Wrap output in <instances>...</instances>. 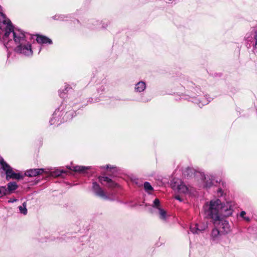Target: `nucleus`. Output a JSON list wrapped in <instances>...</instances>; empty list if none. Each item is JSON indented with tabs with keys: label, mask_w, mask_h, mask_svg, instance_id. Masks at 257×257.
<instances>
[{
	"label": "nucleus",
	"mask_w": 257,
	"mask_h": 257,
	"mask_svg": "<svg viewBox=\"0 0 257 257\" xmlns=\"http://www.w3.org/2000/svg\"><path fill=\"white\" fill-rule=\"evenodd\" d=\"M0 30L4 33L3 38L6 48H11L15 44L16 52L26 56H32L33 51L31 44L28 42L24 32L14 29L11 22L6 16L0 12Z\"/></svg>",
	"instance_id": "nucleus-1"
},
{
	"label": "nucleus",
	"mask_w": 257,
	"mask_h": 257,
	"mask_svg": "<svg viewBox=\"0 0 257 257\" xmlns=\"http://www.w3.org/2000/svg\"><path fill=\"white\" fill-rule=\"evenodd\" d=\"M234 206L233 202L227 201L222 204L219 199H216L206 202L203 206V210L205 215L212 219L214 224L218 222V225L221 232L225 234L231 231V226L227 220L221 218L220 214L225 217L231 215Z\"/></svg>",
	"instance_id": "nucleus-2"
},
{
	"label": "nucleus",
	"mask_w": 257,
	"mask_h": 257,
	"mask_svg": "<svg viewBox=\"0 0 257 257\" xmlns=\"http://www.w3.org/2000/svg\"><path fill=\"white\" fill-rule=\"evenodd\" d=\"M171 188L179 193L191 195L194 194V189L190 186H186L181 180L174 178L171 182Z\"/></svg>",
	"instance_id": "nucleus-3"
},
{
	"label": "nucleus",
	"mask_w": 257,
	"mask_h": 257,
	"mask_svg": "<svg viewBox=\"0 0 257 257\" xmlns=\"http://www.w3.org/2000/svg\"><path fill=\"white\" fill-rule=\"evenodd\" d=\"M1 169H2L6 174V179H21L23 178V175L20 173H15L12 167L7 164L3 159L0 161Z\"/></svg>",
	"instance_id": "nucleus-4"
},
{
	"label": "nucleus",
	"mask_w": 257,
	"mask_h": 257,
	"mask_svg": "<svg viewBox=\"0 0 257 257\" xmlns=\"http://www.w3.org/2000/svg\"><path fill=\"white\" fill-rule=\"evenodd\" d=\"M201 178L203 182V185L204 188H210L213 184L214 177L211 174H200Z\"/></svg>",
	"instance_id": "nucleus-5"
},
{
	"label": "nucleus",
	"mask_w": 257,
	"mask_h": 257,
	"mask_svg": "<svg viewBox=\"0 0 257 257\" xmlns=\"http://www.w3.org/2000/svg\"><path fill=\"white\" fill-rule=\"evenodd\" d=\"M153 208L157 209L159 214V217L163 220H166L167 218L166 212L161 207L160 200L156 198L152 205Z\"/></svg>",
	"instance_id": "nucleus-6"
},
{
	"label": "nucleus",
	"mask_w": 257,
	"mask_h": 257,
	"mask_svg": "<svg viewBox=\"0 0 257 257\" xmlns=\"http://www.w3.org/2000/svg\"><path fill=\"white\" fill-rule=\"evenodd\" d=\"M92 190L94 194L104 199H108L109 197L106 195L104 190L100 187L99 185L96 182H93L92 184Z\"/></svg>",
	"instance_id": "nucleus-7"
},
{
	"label": "nucleus",
	"mask_w": 257,
	"mask_h": 257,
	"mask_svg": "<svg viewBox=\"0 0 257 257\" xmlns=\"http://www.w3.org/2000/svg\"><path fill=\"white\" fill-rule=\"evenodd\" d=\"M221 232H220L216 228H213L210 234V240L213 243H218L222 238Z\"/></svg>",
	"instance_id": "nucleus-8"
},
{
	"label": "nucleus",
	"mask_w": 257,
	"mask_h": 257,
	"mask_svg": "<svg viewBox=\"0 0 257 257\" xmlns=\"http://www.w3.org/2000/svg\"><path fill=\"white\" fill-rule=\"evenodd\" d=\"M8 187L6 188L5 186H3V188L5 189L4 191V196L10 195L14 193V191L18 188V186L16 182H11L8 184Z\"/></svg>",
	"instance_id": "nucleus-9"
},
{
	"label": "nucleus",
	"mask_w": 257,
	"mask_h": 257,
	"mask_svg": "<svg viewBox=\"0 0 257 257\" xmlns=\"http://www.w3.org/2000/svg\"><path fill=\"white\" fill-rule=\"evenodd\" d=\"M44 173L49 174V172L44 169H33L27 171L25 175L29 177H35Z\"/></svg>",
	"instance_id": "nucleus-10"
},
{
	"label": "nucleus",
	"mask_w": 257,
	"mask_h": 257,
	"mask_svg": "<svg viewBox=\"0 0 257 257\" xmlns=\"http://www.w3.org/2000/svg\"><path fill=\"white\" fill-rule=\"evenodd\" d=\"M61 112L60 111L59 109H56L54 112L52 118L50 120V124H59L62 122L61 120H60L59 116L61 114Z\"/></svg>",
	"instance_id": "nucleus-11"
},
{
	"label": "nucleus",
	"mask_w": 257,
	"mask_h": 257,
	"mask_svg": "<svg viewBox=\"0 0 257 257\" xmlns=\"http://www.w3.org/2000/svg\"><path fill=\"white\" fill-rule=\"evenodd\" d=\"M244 39L247 42H252L253 39H254L255 43L253 47L255 48L257 46V31L246 33Z\"/></svg>",
	"instance_id": "nucleus-12"
},
{
	"label": "nucleus",
	"mask_w": 257,
	"mask_h": 257,
	"mask_svg": "<svg viewBox=\"0 0 257 257\" xmlns=\"http://www.w3.org/2000/svg\"><path fill=\"white\" fill-rule=\"evenodd\" d=\"M146 88V83L143 81H140L135 84L134 90L136 92L141 93L143 92Z\"/></svg>",
	"instance_id": "nucleus-13"
},
{
	"label": "nucleus",
	"mask_w": 257,
	"mask_h": 257,
	"mask_svg": "<svg viewBox=\"0 0 257 257\" xmlns=\"http://www.w3.org/2000/svg\"><path fill=\"white\" fill-rule=\"evenodd\" d=\"M91 167H85L83 166H76L72 167L71 170L82 174L87 173V171L90 169Z\"/></svg>",
	"instance_id": "nucleus-14"
},
{
	"label": "nucleus",
	"mask_w": 257,
	"mask_h": 257,
	"mask_svg": "<svg viewBox=\"0 0 257 257\" xmlns=\"http://www.w3.org/2000/svg\"><path fill=\"white\" fill-rule=\"evenodd\" d=\"M36 41L40 44H50L52 43V41L49 38L42 35H37Z\"/></svg>",
	"instance_id": "nucleus-15"
},
{
	"label": "nucleus",
	"mask_w": 257,
	"mask_h": 257,
	"mask_svg": "<svg viewBox=\"0 0 257 257\" xmlns=\"http://www.w3.org/2000/svg\"><path fill=\"white\" fill-rule=\"evenodd\" d=\"M19 209L21 214L26 215L27 214V203L24 202L22 206H19Z\"/></svg>",
	"instance_id": "nucleus-16"
},
{
	"label": "nucleus",
	"mask_w": 257,
	"mask_h": 257,
	"mask_svg": "<svg viewBox=\"0 0 257 257\" xmlns=\"http://www.w3.org/2000/svg\"><path fill=\"white\" fill-rule=\"evenodd\" d=\"M197 224L198 227V230H199V232L204 231L207 228V224L206 223L202 222Z\"/></svg>",
	"instance_id": "nucleus-17"
},
{
	"label": "nucleus",
	"mask_w": 257,
	"mask_h": 257,
	"mask_svg": "<svg viewBox=\"0 0 257 257\" xmlns=\"http://www.w3.org/2000/svg\"><path fill=\"white\" fill-rule=\"evenodd\" d=\"M198 228L197 224H195L190 226V230L193 234H199L200 232Z\"/></svg>",
	"instance_id": "nucleus-18"
},
{
	"label": "nucleus",
	"mask_w": 257,
	"mask_h": 257,
	"mask_svg": "<svg viewBox=\"0 0 257 257\" xmlns=\"http://www.w3.org/2000/svg\"><path fill=\"white\" fill-rule=\"evenodd\" d=\"M209 100H208L205 97H202L199 100L198 103L199 107H201L204 105L208 103Z\"/></svg>",
	"instance_id": "nucleus-19"
},
{
	"label": "nucleus",
	"mask_w": 257,
	"mask_h": 257,
	"mask_svg": "<svg viewBox=\"0 0 257 257\" xmlns=\"http://www.w3.org/2000/svg\"><path fill=\"white\" fill-rule=\"evenodd\" d=\"M144 188L147 191H151L153 189L150 183L148 182H145L144 183Z\"/></svg>",
	"instance_id": "nucleus-20"
},
{
	"label": "nucleus",
	"mask_w": 257,
	"mask_h": 257,
	"mask_svg": "<svg viewBox=\"0 0 257 257\" xmlns=\"http://www.w3.org/2000/svg\"><path fill=\"white\" fill-rule=\"evenodd\" d=\"M98 179H99V181L102 184L103 181L106 182L107 183L108 181H110V179L109 178H108V177L99 176Z\"/></svg>",
	"instance_id": "nucleus-21"
},
{
	"label": "nucleus",
	"mask_w": 257,
	"mask_h": 257,
	"mask_svg": "<svg viewBox=\"0 0 257 257\" xmlns=\"http://www.w3.org/2000/svg\"><path fill=\"white\" fill-rule=\"evenodd\" d=\"M108 183V187L113 188L117 186V184L115 183L114 182L112 181V180L110 179V181H108L107 182Z\"/></svg>",
	"instance_id": "nucleus-22"
},
{
	"label": "nucleus",
	"mask_w": 257,
	"mask_h": 257,
	"mask_svg": "<svg viewBox=\"0 0 257 257\" xmlns=\"http://www.w3.org/2000/svg\"><path fill=\"white\" fill-rule=\"evenodd\" d=\"M53 18L56 20H63L64 17L63 15H55L53 17Z\"/></svg>",
	"instance_id": "nucleus-23"
},
{
	"label": "nucleus",
	"mask_w": 257,
	"mask_h": 257,
	"mask_svg": "<svg viewBox=\"0 0 257 257\" xmlns=\"http://www.w3.org/2000/svg\"><path fill=\"white\" fill-rule=\"evenodd\" d=\"M5 191V189L3 188V186H0V198H2L4 196V191Z\"/></svg>",
	"instance_id": "nucleus-24"
},
{
	"label": "nucleus",
	"mask_w": 257,
	"mask_h": 257,
	"mask_svg": "<svg viewBox=\"0 0 257 257\" xmlns=\"http://www.w3.org/2000/svg\"><path fill=\"white\" fill-rule=\"evenodd\" d=\"M63 173V171H61V172H59V171H56L55 172V174H51V175L52 176H60L61 175V173Z\"/></svg>",
	"instance_id": "nucleus-25"
},
{
	"label": "nucleus",
	"mask_w": 257,
	"mask_h": 257,
	"mask_svg": "<svg viewBox=\"0 0 257 257\" xmlns=\"http://www.w3.org/2000/svg\"><path fill=\"white\" fill-rule=\"evenodd\" d=\"M217 193H218V196H222L223 195V191L222 190V189H219L217 191Z\"/></svg>",
	"instance_id": "nucleus-26"
},
{
	"label": "nucleus",
	"mask_w": 257,
	"mask_h": 257,
	"mask_svg": "<svg viewBox=\"0 0 257 257\" xmlns=\"http://www.w3.org/2000/svg\"><path fill=\"white\" fill-rule=\"evenodd\" d=\"M175 198L178 200H179V201L181 202L182 201V199L181 198V197L178 195H176L175 196Z\"/></svg>",
	"instance_id": "nucleus-27"
},
{
	"label": "nucleus",
	"mask_w": 257,
	"mask_h": 257,
	"mask_svg": "<svg viewBox=\"0 0 257 257\" xmlns=\"http://www.w3.org/2000/svg\"><path fill=\"white\" fill-rule=\"evenodd\" d=\"M18 201V199L16 198H11L8 200L9 203H13Z\"/></svg>",
	"instance_id": "nucleus-28"
},
{
	"label": "nucleus",
	"mask_w": 257,
	"mask_h": 257,
	"mask_svg": "<svg viewBox=\"0 0 257 257\" xmlns=\"http://www.w3.org/2000/svg\"><path fill=\"white\" fill-rule=\"evenodd\" d=\"M246 214V212L244 211H242L240 213V216L242 218H244L245 217V215Z\"/></svg>",
	"instance_id": "nucleus-29"
},
{
	"label": "nucleus",
	"mask_w": 257,
	"mask_h": 257,
	"mask_svg": "<svg viewBox=\"0 0 257 257\" xmlns=\"http://www.w3.org/2000/svg\"><path fill=\"white\" fill-rule=\"evenodd\" d=\"M244 220H245V221H250V218L249 217H246V216H245L244 218H243Z\"/></svg>",
	"instance_id": "nucleus-30"
},
{
	"label": "nucleus",
	"mask_w": 257,
	"mask_h": 257,
	"mask_svg": "<svg viewBox=\"0 0 257 257\" xmlns=\"http://www.w3.org/2000/svg\"><path fill=\"white\" fill-rule=\"evenodd\" d=\"M72 112H68L66 113V116L67 117L72 114Z\"/></svg>",
	"instance_id": "nucleus-31"
},
{
	"label": "nucleus",
	"mask_w": 257,
	"mask_h": 257,
	"mask_svg": "<svg viewBox=\"0 0 257 257\" xmlns=\"http://www.w3.org/2000/svg\"><path fill=\"white\" fill-rule=\"evenodd\" d=\"M143 102H148V101H149V99H142V100Z\"/></svg>",
	"instance_id": "nucleus-32"
},
{
	"label": "nucleus",
	"mask_w": 257,
	"mask_h": 257,
	"mask_svg": "<svg viewBox=\"0 0 257 257\" xmlns=\"http://www.w3.org/2000/svg\"><path fill=\"white\" fill-rule=\"evenodd\" d=\"M188 171L192 172V170L191 169H189L187 170Z\"/></svg>",
	"instance_id": "nucleus-33"
},
{
	"label": "nucleus",
	"mask_w": 257,
	"mask_h": 257,
	"mask_svg": "<svg viewBox=\"0 0 257 257\" xmlns=\"http://www.w3.org/2000/svg\"><path fill=\"white\" fill-rule=\"evenodd\" d=\"M150 211L151 213H154V211L152 209H151Z\"/></svg>",
	"instance_id": "nucleus-34"
},
{
	"label": "nucleus",
	"mask_w": 257,
	"mask_h": 257,
	"mask_svg": "<svg viewBox=\"0 0 257 257\" xmlns=\"http://www.w3.org/2000/svg\"><path fill=\"white\" fill-rule=\"evenodd\" d=\"M60 96L61 97H63V95H62V93L60 94Z\"/></svg>",
	"instance_id": "nucleus-35"
},
{
	"label": "nucleus",
	"mask_w": 257,
	"mask_h": 257,
	"mask_svg": "<svg viewBox=\"0 0 257 257\" xmlns=\"http://www.w3.org/2000/svg\"><path fill=\"white\" fill-rule=\"evenodd\" d=\"M106 26H107V25H106L105 26H103L102 27H103V28H105Z\"/></svg>",
	"instance_id": "nucleus-36"
},
{
	"label": "nucleus",
	"mask_w": 257,
	"mask_h": 257,
	"mask_svg": "<svg viewBox=\"0 0 257 257\" xmlns=\"http://www.w3.org/2000/svg\"><path fill=\"white\" fill-rule=\"evenodd\" d=\"M106 168H109V166H108V165H107Z\"/></svg>",
	"instance_id": "nucleus-37"
},
{
	"label": "nucleus",
	"mask_w": 257,
	"mask_h": 257,
	"mask_svg": "<svg viewBox=\"0 0 257 257\" xmlns=\"http://www.w3.org/2000/svg\"><path fill=\"white\" fill-rule=\"evenodd\" d=\"M67 119H65L64 120V121H67Z\"/></svg>",
	"instance_id": "nucleus-38"
}]
</instances>
